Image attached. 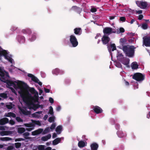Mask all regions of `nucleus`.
Masks as SVG:
<instances>
[{
    "label": "nucleus",
    "instance_id": "1",
    "mask_svg": "<svg viewBox=\"0 0 150 150\" xmlns=\"http://www.w3.org/2000/svg\"><path fill=\"white\" fill-rule=\"evenodd\" d=\"M0 80L5 83H6L7 84L10 86H13L15 88H16L17 87H19L21 86L22 88L24 90H26L28 89V86L27 84L24 82L21 81H18L17 82L16 81H12L11 80H7L5 79V74L3 71L0 67Z\"/></svg>",
    "mask_w": 150,
    "mask_h": 150
},
{
    "label": "nucleus",
    "instance_id": "2",
    "mask_svg": "<svg viewBox=\"0 0 150 150\" xmlns=\"http://www.w3.org/2000/svg\"><path fill=\"white\" fill-rule=\"evenodd\" d=\"M135 47L134 46L124 45L122 47V50L128 57H132L134 55Z\"/></svg>",
    "mask_w": 150,
    "mask_h": 150
},
{
    "label": "nucleus",
    "instance_id": "3",
    "mask_svg": "<svg viewBox=\"0 0 150 150\" xmlns=\"http://www.w3.org/2000/svg\"><path fill=\"white\" fill-rule=\"evenodd\" d=\"M145 76L141 73H136L132 76V79L138 81H141L144 80Z\"/></svg>",
    "mask_w": 150,
    "mask_h": 150
},
{
    "label": "nucleus",
    "instance_id": "4",
    "mask_svg": "<svg viewBox=\"0 0 150 150\" xmlns=\"http://www.w3.org/2000/svg\"><path fill=\"white\" fill-rule=\"evenodd\" d=\"M23 102L28 105H31L32 103L28 100V98L26 96L23 91L21 90L18 92Z\"/></svg>",
    "mask_w": 150,
    "mask_h": 150
},
{
    "label": "nucleus",
    "instance_id": "5",
    "mask_svg": "<svg viewBox=\"0 0 150 150\" xmlns=\"http://www.w3.org/2000/svg\"><path fill=\"white\" fill-rule=\"evenodd\" d=\"M70 41L73 47H75L78 45V42L77 39L76 37L73 35L70 36Z\"/></svg>",
    "mask_w": 150,
    "mask_h": 150
},
{
    "label": "nucleus",
    "instance_id": "6",
    "mask_svg": "<svg viewBox=\"0 0 150 150\" xmlns=\"http://www.w3.org/2000/svg\"><path fill=\"white\" fill-rule=\"evenodd\" d=\"M7 54L8 53L6 50H0V56H4L6 59H7L9 62L12 63V58L10 57H8Z\"/></svg>",
    "mask_w": 150,
    "mask_h": 150
},
{
    "label": "nucleus",
    "instance_id": "7",
    "mask_svg": "<svg viewBox=\"0 0 150 150\" xmlns=\"http://www.w3.org/2000/svg\"><path fill=\"white\" fill-rule=\"evenodd\" d=\"M143 43L146 47H150V37L145 36L143 38Z\"/></svg>",
    "mask_w": 150,
    "mask_h": 150
},
{
    "label": "nucleus",
    "instance_id": "8",
    "mask_svg": "<svg viewBox=\"0 0 150 150\" xmlns=\"http://www.w3.org/2000/svg\"><path fill=\"white\" fill-rule=\"evenodd\" d=\"M110 41V38L106 35H104L101 38V41L103 45L108 44Z\"/></svg>",
    "mask_w": 150,
    "mask_h": 150
},
{
    "label": "nucleus",
    "instance_id": "9",
    "mask_svg": "<svg viewBox=\"0 0 150 150\" xmlns=\"http://www.w3.org/2000/svg\"><path fill=\"white\" fill-rule=\"evenodd\" d=\"M103 33L104 34L109 35L112 33H115L112 31V28H111L107 27L104 28L103 29Z\"/></svg>",
    "mask_w": 150,
    "mask_h": 150
},
{
    "label": "nucleus",
    "instance_id": "10",
    "mask_svg": "<svg viewBox=\"0 0 150 150\" xmlns=\"http://www.w3.org/2000/svg\"><path fill=\"white\" fill-rule=\"evenodd\" d=\"M93 109L94 112L97 114L101 113L103 112L102 109L98 106H93Z\"/></svg>",
    "mask_w": 150,
    "mask_h": 150
},
{
    "label": "nucleus",
    "instance_id": "11",
    "mask_svg": "<svg viewBox=\"0 0 150 150\" xmlns=\"http://www.w3.org/2000/svg\"><path fill=\"white\" fill-rule=\"evenodd\" d=\"M129 59L126 57L123 58L120 61V62H121L122 64L126 65L127 67H129Z\"/></svg>",
    "mask_w": 150,
    "mask_h": 150
},
{
    "label": "nucleus",
    "instance_id": "12",
    "mask_svg": "<svg viewBox=\"0 0 150 150\" xmlns=\"http://www.w3.org/2000/svg\"><path fill=\"white\" fill-rule=\"evenodd\" d=\"M18 41L20 43H24L25 41V39L23 36L18 35L17 37Z\"/></svg>",
    "mask_w": 150,
    "mask_h": 150
},
{
    "label": "nucleus",
    "instance_id": "13",
    "mask_svg": "<svg viewBox=\"0 0 150 150\" xmlns=\"http://www.w3.org/2000/svg\"><path fill=\"white\" fill-rule=\"evenodd\" d=\"M43 129L40 128L38 129L33 131L32 132V134L33 136H35L41 134L43 131Z\"/></svg>",
    "mask_w": 150,
    "mask_h": 150
},
{
    "label": "nucleus",
    "instance_id": "14",
    "mask_svg": "<svg viewBox=\"0 0 150 150\" xmlns=\"http://www.w3.org/2000/svg\"><path fill=\"white\" fill-rule=\"evenodd\" d=\"M9 122L8 119L6 117H4L0 120V125H3L8 123Z\"/></svg>",
    "mask_w": 150,
    "mask_h": 150
},
{
    "label": "nucleus",
    "instance_id": "15",
    "mask_svg": "<svg viewBox=\"0 0 150 150\" xmlns=\"http://www.w3.org/2000/svg\"><path fill=\"white\" fill-rule=\"evenodd\" d=\"M90 146L91 150H97L98 145L97 143H94L91 144Z\"/></svg>",
    "mask_w": 150,
    "mask_h": 150
},
{
    "label": "nucleus",
    "instance_id": "16",
    "mask_svg": "<svg viewBox=\"0 0 150 150\" xmlns=\"http://www.w3.org/2000/svg\"><path fill=\"white\" fill-rule=\"evenodd\" d=\"M38 93H37L35 94H34V96H31V100L34 102H38Z\"/></svg>",
    "mask_w": 150,
    "mask_h": 150
},
{
    "label": "nucleus",
    "instance_id": "17",
    "mask_svg": "<svg viewBox=\"0 0 150 150\" xmlns=\"http://www.w3.org/2000/svg\"><path fill=\"white\" fill-rule=\"evenodd\" d=\"M74 31V33L76 35H80L81 34V29L80 28H75Z\"/></svg>",
    "mask_w": 150,
    "mask_h": 150
},
{
    "label": "nucleus",
    "instance_id": "18",
    "mask_svg": "<svg viewBox=\"0 0 150 150\" xmlns=\"http://www.w3.org/2000/svg\"><path fill=\"white\" fill-rule=\"evenodd\" d=\"M22 32L24 34L30 35L32 31L29 28H27L25 29H23L22 30Z\"/></svg>",
    "mask_w": 150,
    "mask_h": 150
},
{
    "label": "nucleus",
    "instance_id": "19",
    "mask_svg": "<svg viewBox=\"0 0 150 150\" xmlns=\"http://www.w3.org/2000/svg\"><path fill=\"white\" fill-rule=\"evenodd\" d=\"M31 79L33 81L35 82L38 83L40 86H41L42 85V83L40 81L39 79L35 76Z\"/></svg>",
    "mask_w": 150,
    "mask_h": 150
},
{
    "label": "nucleus",
    "instance_id": "20",
    "mask_svg": "<svg viewBox=\"0 0 150 150\" xmlns=\"http://www.w3.org/2000/svg\"><path fill=\"white\" fill-rule=\"evenodd\" d=\"M131 67L132 69H137L139 67V65L136 62H133L132 63Z\"/></svg>",
    "mask_w": 150,
    "mask_h": 150
},
{
    "label": "nucleus",
    "instance_id": "21",
    "mask_svg": "<svg viewBox=\"0 0 150 150\" xmlns=\"http://www.w3.org/2000/svg\"><path fill=\"white\" fill-rule=\"evenodd\" d=\"M127 41V40L125 38H121L120 40V44L123 47V45L125 44Z\"/></svg>",
    "mask_w": 150,
    "mask_h": 150
},
{
    "label": "nucleus",
    "instance_id": "22",
    "mask_svg": "<svg viewBox=\"0 0 150 150\" xmlns=\"http://www.w3.org/2000/svg\"><path fill=\"white\" fill-rule=\"evenodd\" d=\"M140 5L142 6V8L143 9L146 8L147 6V2L145 1H141L140 3Z\"/></svg>",
    "mask_w": 150,
    "mask_h": 150
},
{
    "label": "nucleus",
    "instance_id": "23",
    "mask_svg": "<svg viewBox=\"0 0 150 150\" xmlns=\"http://www.w3.org/2000/svg\"><path fill=\"white\" fill-rule=\"evenodd\" d=\"M62 129V127L61 125H59L57 126L56 128L55 131L58 134H60Z\"/></svg>",
    "mask_w": 150,
    "mask_h": 150
},
{
    "label": "nucleus",
    "instance_id": "24",
    "mask_svg": "<svg viewBox=\"0 0 150 150\" xmlns=\"http://www.w3.org/2000/svg\"><path fill=\"white\" fill-rule=\"evenodd\" d=\"M78 146L80 148H83L85 146V142L83 141H80L78 143Z\"/></svg>",
    "mask_w": 150,
    "mask_h": 150
},
{
    "label": "nucleus",
    "instance_id": "25",
    "mask_svg": "<svg viewBox=\"0 0 150 150\" xmlns=\"http://www.w3.org/2000/svg\"><path fill=\"white\" fill-rule=\"evenodd\" d=\"M5 116L7 117H12L14 118L16 117V114L13 112H9Z\"/></svg>",
    "mask_w": 150,
    "mask_h": 150
},
{
    "label": "nucleus",
    "instance_id": "26",
    "mask_svg": "<svg viewBox=\"0 0 150 150\" xmlns=\"http://www.w3.org/2000/svg\"><path fill=\"white\" fill-rule=\"evenodd\" d=\"M25 129L23 127L18 128L17 129L18 132L20 134H21L25 131Z\"/></svg>",
    "mask_w": 150,
    "mask_h": 150
},
{
    "label": "nucleus",
    "instance_id": "27",
    "mask_svg": "<svg viewBox=\"0 0 150 150\" xmlns=\"http://www.w3.org/2000/svg\"><path fill=\"white\" fill-rule=\"evenodd\" d=\"M60 141L61 139L59 138H57L53 141L52 144L53 145H56L58 144Z\"/></svg>",
    "mask_w": 150,
    "mask_h": 150
},
{
    "label": "nucleus",
    "instance_id": "28",
    "mask_svg": "<svg viewBox=\"0 0 150 150\" xmlns=\"http://www.w3.org/2000/svg\"><path fill=\"white\" fill-rule=\"evenodd\" d=\"M108 50H109L110 48H112V51H113L116 49L115 45L114 43L111 44L110 47L109 46H108Z\"/></svg>",
    "mask_w": 150,
    "mask_h": 150
},
{
    "label": "nucleus",
    "instance_id": "29",
    "mask_svg": "<svg viewBox=\"0 0 150 150\" xmlns=\"http://www.w3.org/2000/svg\"><path fill=\"white\" fill-rule=\"evenodd\" d=\"M117 134L119 137L122 138L124 136V135L123 132L121 131H118L117 132Z\"/></svg>",
    "mask_w": 150,
    "mask_h": 150
},
{
    "label": "nucleus",
    "instance_id": "30",
    "mask_svg": "<svg viewBox=\"0 0 150 150\" xmlns=\"http://www.w3.org/2000/svg\"><path fill=\"white\" fill-rule=\"evenodd\" d=\"M10 132L11 131H2L0 132V134L2 136L7 135L9 134Z\"/></svg>",
    "mask_w": 150,
    "mask_h": 150
},
{
    "label": "nucleus",
    "instance_id": "31",
    "mask_svg": "<svg viewBox=\"0 0 150 150\" xmlns=\"http://www.w3.org/2000/svg\"><path fill=\"white\" fill-rule=\"evenodd\" d=\"M31 121L32 123H33V124L34 125L35 124L39 126L41 125V123L40 121L39 120L36 121L33 120H31Z\"/></svg>",
    "mask_w": 150,
    "mask_h": 150
},
{
    "label": "nucleus",
    "instance_id": "32",
    "mask_svg": "<svg viewBox=\"0 0 150 150\" xmlns=\"http://www.w3.org/2000/svg\"><path fill=\"white\" fill-rule=\"evenodd\" d=\"M29 91L33 94H35L37 93H38L35 89L34 88H31L29 90Z\"/></svg>",
    "mask_w": 150,
    "mask_h": 150
},
{
    "label": "nucleus",
    "instance_id": "33",
    "mask_svg": "<svg viewBox=\"0 0 150 150\" xmlns=\"http://www.w3.org/2000/svg\"><path fill=\"white\" fill-rule=\"evenodd\" d=\"M33 106L32 107V109L34 110H35L37 109H38L40 108V106H42V105H40L39 104H33Z\"/></svg>",
    "mask_w": 150,
    "mask_h": 150
},
{
    "label": "nucleus",
    "instance_id": "34",
    "mask_svg": "<svg viewBox=\"0 0 150 150\" xmlns=\"http://www.w3.org/2000/svg\"><path fill=\"white\" fill-rule=\"evenodd\" d=\"M21 112L23 114L25 115H28L30 114V112L28 111H26L23 109L21 110Z\"/></svg>",
    "mask_w": 150,
    "mask_h": 150
},
{
    "label": "nucleus",
    "instance_id": "35",
    "mask_svg": "<svg viewBox=\"0 0 150 150\" xmlns=\"http://www.w3.org/2000/svg\"><path fill=\"white\" fill-rule=\"evenodd\" d=\"M71 9L76 12H78V11H80L81 10L80 8L76 6H73L71 8Z\"/></svg>",
    "mask_w": 150,
    "mask_h": 150
},
{
    "label": "nucleus",
    "instance_id": "36",
    "mask_svg": "<svg viewBox=\"0 0 150 150\" xmlns=\"http://www.w3.org/2000/svg\"><path fill=\"white\" fill-rule=\"evenodd\" d=\"M11 138L8 137L0 138V140L3 141H9L11 140Z\"/></svg>",
    "mask_w": 150,
    "mask_h": 150
},
{
    "label": "nucleus",
    "instance_id": "37",
    "mask_svg": "<svg viewBox=\"0 0 150 150\" xmlns=\"http://www.w3.org/2000/svg\"><path fill=\"white\" fill-rule=\"evenodd\" d=\"M124 57H123V55L121 54H119L117 56V60L120 62V60L122 59L123 58H124Z\"/></svg>",
    "mask_w": 150,
    "mask_h": 150
},
{
    "label": "nucleus",
    "instance_id": "38",
    "mask_svg": "<svg viewBox=\"0 0 150 150\" xmlns=\"http://www.w3.org/2000/svg\"><path fill=\"white\" fill-rule=\"evenodd\" d=\"M50 130V127H47L46 128H45V130L43 131L42 132V134H45L48 132H49Z\"/></svg>",
    "mask_w": 150,
    "mask_h": 150
},
{
    "label": "nucleus",
    "instance_id": "39",
    "mask_svg": "<svg viewBox=\"0 0 150 150\" xmlns=\"http://www.w3.org/2000/svg\"><path fill=\"white\" fill-rule=\"evenodd\" d=\"M24 125L26 127H30L34 126V125L33 123H25L24 124Z\"/></svg>",
    "mask_w": 150,
    "mask_h": 150
},
{
    "label": "nucleus",
    "instance_id": "40",
    "mask_svg": "<svg viewBox=\"0 0 150 150\" xmlns=\"http://www.w3.org/2000/svg\"><path fill=\"white\" fill-rule=\"evenodd\" d=\"M49 108L50 110L48 112V114L53 115H54V112L53 111V108L52 106H50Z\"/></svg>",
    "mask_w": 150,
    "mask_h": 150
},
{
    "label": "nucleus",
    "instance_id": "41",
    "mask_svg": "<svg viewBox=\"0 0 150 150\" xmlns=\"http://www.w3.org/2000/svg\"><path fill=\"white\" fill-rule=\"evenodd\" d=\"M59 70L58 68H56L52 71L53 74L56 75H57L59 73Z\"/></svg>",
    "mask_w": 150,
    "mask_h": 150
},
{
    "label": "nucleus",
    "instance_id": "42",
    "mask_svg": "<svg viewBox=\"0 0 150 150\" xmlns=\"http://www.w3.org/2000/svg\"><path fill=\"white\" fill-rule=\"evenodd\" d=\"M55 119L54 116L51 117L49 118L48 121L50 122L51 123L54 121Z\"/></svg>",
    "mask_w": 150,
    "mask_h": 150
},
{
    "label": "nucleus",
    "instance_id": "43",
    "mask_svg": "<svg viewBox=\"0 0 150 150\" xmlns=\"http://www.w3.org/2000/svg\"><path fill=\"white\" fill-rule=\"evenodd\" d=\"M142 27L143 29H146L148 28V25L146 23H144L142 24Z\"/></svg>",
    "mask_w": 150,
    "mask_h": 150
},
{
    "label": "nucleus",
    "instance_id": "44",
    "mask_svg": "<svg viewBox=\"0 0 150 150\" xmlns=\"http://www.w3.org/2000/svg\"><path fill=\"white\" fill-rule=\"evenodd\" d=\"M0 97L4 98H6L7 97L6 94L4 93H0Z\"/></svg>",
    "mask_w": 150,
    "mask_h": 150
},
{
    "label": "nucleus",
    "instance_id": "45",
    "mask_svg": "<svg viewBox=\"0 0 150 150\" xmlns=\"http://www.w3.org/2000/svg\"><path fill=\"white\" fill-rule=\"evenodd\" d=\"M39 150H44L45 146L43 145H39L38 147Z\"/></svg>",
    "mask_w": 150,
    "mask_h": 150
},
{
    "label": "nucleus",
    "instance_id": "46",
    "mask_svg": "<svg viewBox=\"0 0 150 150\" xmlns=\"http://www.w3.org/2000/svg\"><path fill=\"white\" fill-rule=\"evenodd\" d=\"M125 31V30L123 28H120L119 29V31H118L117 32V33L118 34L120 33H124Z\"/></svg>",
    "mask_w": 150,
    "mask_h": 150
},
{
    "label": "nucleus",
    "instance_id": "47",
    "mask_svg": "<svg viewBox=\"0 0 150 150\" xmlns=\"http://www.w3.org/2000/svg\"><path fill=\"white\" fill-rule=\"evenodd\" d=\"M15 147L16 148H19L21 145V143L19 142H17L15 143Z\"/></svg>",
    "mask_w": 150,
    "mask_h": 150
},
{
    "label": "nucleus",
    "instance_id": "48",
    "mask_svg": "<svg viewBox=\"0 0 150 150\" xmlns=\"http://www.w3.org/2000/svg\"><path fill=\"white\" fill-rule=\"evenodd\" d=\"M56 126V125L55 123H53L50 126V129L51 130L54 129H55V127Z\"/></svg>",
    "mask_w": 150,
    "mask_h": 150
},
{
    "label": "nucleus",
    "instance_id": "49",
    "mask_svg": "<svg viewBox=\"0 0 150 150\" xmlns=\"http://www.w3.org/2000/svg\"><path fill=\"white\" fill-rule=\"evenodd\" d=\"M16 120L18 122H23V120L20 117H16Z\"/></svg>",
    "mask_w": 150,
    "mask_h": 150
},
{
    "label": "nucleus",
    "instance_id": "50",
    "mask_svg": "<svg viewBox=\"0 0 150 150\" xmlns=\"http://www.w3.org/2000/svg\"><path fill=\"white\" fill-rule=\"evenodd\" d=\"M36 38V34H34L32 35V38L31 39V41H33L35 40Z\"/></svg>",
    "mask_w": 150,
    "mask_h": 150
},
{
    "label": "nucleus",
    "instance_id": "51",
    "mask_svg": "<svg viewBox=\"0 0 150 150\" xmlns=\"http://www.w3.org/2000/svg\"><path fill=\"white\" fill-rule=\"evenodd\" d=\"M115 65L118 68H120L122 67V65L121 63L118 62H116Z\"/></svg>",
    "mask_w": 150,
    "mask_h": 150
},
{
    "label": "nucleus",
    "instance_id": "52",
    "mask_svg": "<svg viewBox=\"0 0 150 150\" xmlns=\"http://www.w3.org/2000/svg\"><path fill=\"white\" fill-rule=\"evenodd\" d=\"M126 18L124 16H122L120 18V20L122 22H125L126 21Z\"/></svg>",
    "mask_w": 150,
    "mask_h": 150
},
{
    "label": "nucleus",
    "instance_id": "53",
    "mask_svg": "<svg viewBox=\"0 0 150 150\" xmlns=\"http://www.w3.org/2000/svg\"><path fill=\"white\" fill-rule=\"evenodd\" d=\"M24 140H25V139H24L22 138H18V139H16L15 141L16 142L21 141H24Z\"/></svg>",
    "mask_w": 150,
    "mask_h": 150
},
{
    "label": "nucleus",
    "instance_id": "54",
    "mask_svg": "<svg viewBox=\"0 0 150 150\" xmlns=\"http://www.w3.org/2000/svg\"><path fill=\"white\" fill-rule=\"evenodd\" d=\"M13 147L12 146H8L7 148V150H11L13 149Z\"/></svg>",
    "mask_w": 150,
    "mask_h": 150
},
{
    "label": "nucleus",
    "instance_id": "55",
    "mask_svg": "<svg viewBox=\"0 0 150 150\" xmlns=\"http://www.w3.org/2000/svg\"><path fill=\"white\" fill-rule=\"evenodd\" d=\"M97 9L94 8H91V11L92 12H96L97 11Z\"/></svg>",
    "mask_w": 150,
    "mask_h": 150
},
{
    "label": "nucleus",
    "instance_id": "56",
    "mask_svg": "<svg viewBox=\"0 0 150 150\" xmlns=\"http://www.w3.org/2000/svg\"><path fill=\"white\" fill-rule=\"evenodd\" d=\"M41 140L43 141H47L48 139L45 136L42 137L41 138Z\"/></svg>",
    "mask_w": 150,
    "mask_h": 150
},
{
    "label": "nucleus",
    "instance_id": "57",
    "mask_svg": "<svg viewBox=\"0 0 150 150\" xmlns=\"http://www.w3.org/2000/svg\"><path fill=\"white\" fill-rule=\"evenodd\" d=\"M6 108L8 109H11L12 108V106L10 105H6Z\"/></svg>",
    "mask_w": 150,
    "mask_h": 150
},
{
    "label": "nucleus",
    "instance_id": "58",
    "mask_svg": "<svg viewBox=\"0 0 150 150\" xmlns=\"http://www.w3.org/2000/svg\"><path fill=\"white\" fill-rule=\"evenodd\" d=\"M49 101L51 103H54L53 99L51 97H50L49 98Z\"/></svg>",
    "mask_w": 150,
    "mask_h": 150
},
{
    "label": "nucleus",
    "instance_id": "59",
    "mask_svg": "<svg viewBox=\"0 0 150 150\" xmlns=\"http://www.w3.org/2000/svg\"><path fill=\"white\" fill-rule=\"evenodd\" d=\"M29 133L28 132H25L23 133V135L24 136H27L29 135Z\"/></svg>",
    "mask_w": 150,
    "mask_h": 150
},
{
    "label": "nucleus",
    "instance_id": "60",
    "mask_svg": "<svg viewBox=\"0 0 150 150\" xmlns=\"http://www.w3.org/2000/svg\"><path fill=\"white\" fill-rule=\"evenodd\" d=\"M28 77H30L31 78V79L34 76L33 74H28Z\"/></svg>",
    "mask_w": 150,
    "mask_h": 150
},
{
    "label": "nucleus",
    "instance_id": "61",
    "mask_svg": "<svg viewBox=\"0 0 150 150\" xmlns=\"http://www.w3.org/2000/svg\"><path fill=\"white\" fill-rule=\"evenodd\" d=\"M44 90L45 92L46 93H48L50 92V90L49 89L46 88H44Z\"/></svg>",
    "mask_w": 150,
    "mask_h": 150
},
{
    "label": "nucleus",
    "instance_id": "62",
    "mask_svg": "<svg viewBox=\"0 0 150 150\" xmlns=\"http://www.w3.org/2000/svg\"><path fill=\"white\" fill-rule=\"evenodd\" d=\"M143 18V15H142L140 14L139 16L138 17V19L139 20H141Z\"/></svg>",
    "mask_w": 150,
    "mask_h": 150
},
{
    "label": "nucleus",
    "instance_id": "63",
    "mask_svg": "<svg viewBox=\"0 0 150 150\" xmlns=\"http://www.w3.org/2000/svg\"><path fill=\"white\" fill-rule=\"evenodd\" d=\"M9 122H10V123L12 125H14L15 123V122L12 120H10Z\"/></svg>",
    "mask_w": 150,
    "mask_h": 150
},
{
    "label": "nucleus",
    "instance_id": "64",
    "mask_svg": "<svg viewBox=\"0 0 150 150\" xmlns=\"http://www.w3.org/2000/svg\"><path fill=\"white\" fill-rule=\"evenodd\" d=\"M47 139L48 140V139H50L51 137V136L50 134H49L47 135L46 136Z\"/></svg>",
    "mask_w": 150,
    "mask_h": 150
}]
</instances>
